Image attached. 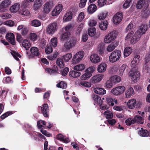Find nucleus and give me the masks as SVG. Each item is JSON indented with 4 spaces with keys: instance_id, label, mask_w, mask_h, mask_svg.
Returning <instances> with one entry per match:
<instances>
[{
    "instance_id": "f257e3e1",
    "label": "nucleus",
    "mask_w": 150,
    "mask_h": 150,
    "mask_svg": "<svg viewBox=\"0 0 150 150\" xmlns=\"http://www.w3.org/2000/svg\"><path fill=\"white\" fill-rule=\"evenodd\" d=\"M147 29V27L146 25L142 24L134 35V36L131 40L132 44H134L138 42L141 36L146 31Z\"/></svg>"
},
{
    "instance_id": "f03ea898",
    "label": "nucleus",
    "mask_w": 150,
    "mask_h": 150,
    "mask_svg": "<svg viewBox=\"0 0 150 150\" xmlns=\"http://www.w3.org/2000/svg\"><path fill=\"white\" fill-rule=\"evenodd\" d=\"M24 127V129L30 135L31 137L33 138L35 140H36L37 139V138L36 137V136L38 137L41 139H45L44 136L41 134L34 131L32 126L29 124H25Z\"/></svg>"
},
{
    "instance_id": "7ed1b4c3",
    "label": "nucleus",
    "mask_w": 150,
    "mask_h": 150,
    "mask_svg": "<svg viewBox=\"0 0 150 150\" xmlns=\"http://www.w3.org/2000/svg\"><path fill=\"white\" fill-rule=\"evenodd\" d=\"M121 55V52L120 50H115L112 52L109 56V61L114 63L118 60Z\"/></svg>"
},
{
    "instance_id": "20e7f679",
    "label": "nucleus",
    "mask_w": 150,
    "mask_h": 150,
    "mask_svg": "<svg viewBox=\"0 0 150 150\" xmlns=\"http://www.w3.org/2000/svg\"><path fill=\"white\" fill-rule=\"evenodd\" d=\"M58 26L57 23L53 22L49 24L46 27V30L47 33L50 35H53L57 30Z\"/></svg>"
},
{
    "instance_id": "39448f33",
    "label": "nucleus",
    "mask_w": 150,
    "mask_h": 150,
    "mask_svg": "<svg viewBox=\"0 0 150 150\" xmlns=\"http://www.w3.org/2000/svg\"><path fill=\"white\" fill-rule=\"evenodd\" d=\"M116 31L115 30L112 31L106 35L103 40L104 42L105 43H110L113 41L116 37Z\"/></svg>"
},
{
    "instance_id": "423d86ee",
    "label": "nucleus",
    "mask_w": 150,
    "mask_h": 150,
    "mask_svg": "<svg viewBox=\"0 0 150 150\" xmlns=\"http://www.w3.org/2000/svg\"><path fill=\"white\" fill-rule=\"evenodd\" d=\"M125 89V87L124 86H117L112 88L110 91V93L114 96H120L124 93Z\"/></svg>"
},
{
    "instance_id": "0eeeda50",
    "label": "nucleus",
    "mask_w": 150,
    "mask_h": 150,
    "mask_svg": "<svg viewBox=\"0 0 150 150\" xmlns=\"http://www.w3.org/2000/svg\"><path fill=\"white\" fill-rule=\"evenodd\" d=\"M84 52L82 51L77 52L73 56L72 59V63L76 64L80 62L83 59L84 56Z\"/></svg>"
},
{
    "instance_id": "6e6552de",
    "label": "nucleus",
    "mask_w": 150,
    "mask_h": 150,
    "mask_svg": "<svg viewBox=\"0 0 150 150\" xmlns=\"http://www.w3.org/2000/svg\"><path fill=\"white\" fill-rule=\"evenodd\" d=\"M11 1L10 0H3L0 3V12H6L11 5Z\"/></svg>"
},
{
    "instance_id": "1a4fd4ad",
    "label": "nucleus",
    "mask_w": 150,
    "mask_h": 150,
    "mask_svg": "<svg viewBox=\"0 0 150 150\" xmlns=\"http://www.w3.org/2000/svg\"><path fill=\"white\" fill-rule=\"evenodd\" d=\"M76 43V41L75 40H70L66 41L64 45V48L63 50L66 51L69 50L75 46Z\"/></svg>"
},
{
    "instance_id": "9d476101",
    "label": "nucleus",
    "mask_w": 150,
    "mask_h": 150,
    "mask_svg": "<svg viewBox=\"0 0 150 150\" xmlns=\"http://www.w3.org/2000/svg\"><path fill=\"white\" fill-rule=\"evenodd\" d=\"M63 6L61 4L56 5L52 10L51 14L53 16H58L62 11Z\"/></svg>"
},
{
    "instance_id": "9b49d317",
    "label": "nucleus",
    "mask_w": 150,
    "mask_h": 150,
    "mask_svg": "<svg viewBox=\"0 0 150 150\" xmlns=\"http://www.w3.org/2000/svg\"><path fill=\"white\" fill-rule=\"evenodd\" d=\"M129 76L134 82L137 81L140 77L139 72L138 71H131L129 73Z\"/></svg>"
},
{
    "instance_id": "f8f14e48",
    "label": "nucleus",
    "mask_w": 150,
    "mask_h": 150,
    "mask_svg": "<svg viewBox=\"0 0 150 150\" xmlns=\"http://www.w3.org/2000/svg\"><path fill=\"white\" fill-rule=\"evenodd\" d=\"M53 6L52 2L48 1L45 3L43 6L42 11L43 12L49 13Z\"/></svg>"
},
{
    "instance_id": "ddd939ff",
    "label": "nucleus",
    "mask_w": 150,
    "mask_h": 150,
    "mask_svg": "<svg viewBox=\"0 0 150 150\" xmlns=\"http://www.w3.org/2000/svg\"><path fill=\"white\" fill-rule=\"evenodd\" d=\"M122 14L121 13H117L113 17V22L115 24H118L121 21L122 18Z\"/></svg>"
},
{
    "instance_id": "4468645a",
    "label": "nucleus",
    "mask_w": 150,
    "mask_h": 150,
    "mask_svg": "<svg viewBox=\"0 0 150 150\" xmlns=\"http://www.w3.org/2000/svg\"><path fill=\"white\" fill-rule=\"evenodd\" d=\"M39 108L40 109L42 113L45 117H48L49 108L48 105L47 104H43L42 107H39Z\"/></svg>"
},
{
    "instance_id": "2eb2a0df",
    "label": "nucleus",
    "mask_w": 150,
    "mask_h": 150,
    "mask_svg": "<svg viewBox=\"0 0 150 150\" xmlns=\"http://www.w3.org/2000/svg\"><path fill=\"white\" fill-rule=\"evenodd\" d=\"M89 59L91 62L96 64L100 62V57L96 54L93 53L90 56Z\"/></svg>"
},
{
    "instance_id": "dca6fc26",
    "label": "nucleus",
    "mask_w": 150,
    "mask_h": 150,
    "mask_svg": "<svg viewBox=\"0 0 150 150\" xmlns=\"http://www.w3.org/2000/svg\"><path fill=\"white\" fill-rule=\"evenodd\" d=\"M106 102L109 106H112L114 105V103L115 104H117V101L115 98H112L110 96H107L105 97Z\"/></svg>"
},
{
    "instance_id": "f3484780",
    "label": "nucleus",
    "mask_w": 150,
    "mask_h": 150,
    "mask_svg": "<svg viewBox=\"0 0 150 150\" xmlns=\"http://www.w3.org/2000/svg\"><path fill=\"white\" fill-rule=\"evenodd\" d=\"M42 0H35L33 5V9L37 11L40 9L42 4Z\"/></svg>"
},
{
    "instance_id": "a211bd4d",
    "label": "nucleus",
    "mask_w": 150,
    "mask_h": 150,
    "mask_svg": "<svg viewBox=\"0 0 150 150\" xmlns=\"http://www.w3.org/2000/svg\"><path fill=\"white\" fill-rule=\"evenodd\" d=\"M20 7V4L15 3L10 7L9 10L11 13H15L19 12Z\"/></svg>"
},
{
    "instance_id": "6ab92c4d",
    "label": "nucleus",
    "mask_w": 150,
    "mask_h": 150,
    "mask_svg": "<svg viewBox=\"0 0 150 150\" xmlns=\"http://www.w3.org/2000/svg\"><path fill=\"white\" fill-rule=\"evenodd\" d=\"M104 75L98 74L93 76L92 78V81L94 83L100 82L104 77Z\"/></svg>"
},
{
    "instance_id": "aec40b11",
    "label": "nucleus",
    "mask_w": 150,
    "mask_h": 150,
    "mask_svg": "<svg viewBox=\"0 0 150 150\" xmlns=\"http://www.w3.org/2000/svg\"><path fill=\"white\" fill-rule=\"evenodd\" d=\"M6 38L12 45L15 44V36L13 33H7L6 35Z\"/></svg>"
},
{
    "instance_id": "412c9836",
    "label": "nucleus",
    "mask_w": 150,
    "mask_h": 150,
    "mask_svg": "<svg viewBox=\"0 0 150 150\" xmlns=\"http://www.w3.org/2000/svg\"><path fill=\"white\" fill-rule=\"evenodd\" d=\"M125 95L127 98H129L134 94V91L131 87H129L125 91Z\"/></svg>"
},
{
    "instance_id": "4be33fe9",
    "label": "nucleus",
    "mask_w": 150,
    "mask_h": 150,
    "mask_svg": "<svg viewBox=\"0 0 150 150\" xmlns=\"http://www.w3.org/2000/svg\"><path fill=\"white\" fill-rule=\"evenodd\" d=\"M72 13L71 11L67 12L63 18V21L64 22H66L70 21L72 18Z\"/></svg>"
},
{
    "instance_id": "5701e85b",
    "label": "nucleus",
    "mask_w": 150,
    "mask_h": 150,
    "mask_svg": "<svg viewBox=\"0 0 150 150\" xmlns=\"http://www.w3.org/2000/svg\"><path fill=\"white\" fill-rule=\"evenodd\" d=\"M95 105H98L99 104L103 103V101L102 100L99 96L96 95H93L92 96Z\"/></svg>"
},
{
    "instance_id": "b1692460",
    "label": "nucleus",
    "mask_w": 150,
    "mask_h": 150,
    "mask_svg": "<svg viewBox=\"0 0 150 150\" xmlns=\"http://www.w3.org/2000/svg\"><path fill=\"white\" fill-rule=\"evenodd\" d=\"M107 67V65L106 63H102L98 65L97 71L99 73L104 72L106 71Z\"/></svg>"
},
{
    "instance_id": "393cba45",
    "label": "nucleus",
    "mask_w": 150,
    "mask_h": 150,
    "mask_svg": "<svg viewBox=\"0 0 150 150\" xmlns=\"http://www.w3.org/2000/svg\"><path fill=\"white\" fill-rule=\"evenodd\" d=\"M97 10L96 6L93 4L89 5L87 8V12L88 14H92Z\"/></svg>"
},
{
    "instance_id": "a878e982",
    "label": "nucleus",
    "mask_w": 150,
    "mask_h": 150,
    "mask_svg": "<svg viewBox=\"0 0 150 150\" xmlns=\"http://www.w3.org/2000/svg\"><path fill=\"white\" fill-rule=\"evenodd\" d=\"M70 35V33L69 32L66 31L64 33H62L59 37L60 40L62 41L66 40L68 39Z\"/></svg>"
},
{
    "instance_id": "bb28decb",
    "label": "nucleus",
    "mask_w": 150,
    "mask_h": 150,
    "mask_svg": "<svg viewBox=\"0 0 150 150\" xmlns=\"http://www.w3.org/2000/svg\"><path fill=\"white\" fill-rule=\"evenodd\" d=\"M136 102V101L135 99H132L129 100L127 103V106L129 109H133L135 107Z\"/></svg>"
},
{
    "instance_id": "cd10ccee",
    "label": "nucleus",
    "mask_w": 150,
    "mask_h": 150,
    "mask_svg": "<svg viewBox=\"0 0 150 150\" xmlns=\"http://www.w3.org/2000/svg\"><path fill=\"white\" fill-rule=\"evenodd\" d=\"M114 84L120 83L121 81V78L117 75L113 76L110 77Z\"/></svg>"
},
{
    "instance_id": "c85d7f7f",
    "label": "nucleus",
    "mask_w": 150,
    "mask_h": 150,
    "mask_svg": "<svg viewBox=\"0 0 150 150\" xmlns=\"http://www.w3.org/2000/svg\"><path fill=\"white\" fill-rule=\"evenodd\" d=\"M135 123L143 124L144 123V118L139 115H136L133 118Z\"/></svg>"
},
{
    "instance_id": "c756f323",
    "label": "nucleus",
    "mask_w": 150,
    "mask_h": 150,
    "mask_svg": "<svg viewBox=\"0 0 150 150\" xmlns=\"http://www.w3.org/2000/svg\"><path fill=\"white\" fill-rule=\"evenodd\" d=\"M93 91L95 93L99 95H104L106 93V91L104 88L99 87L94 88Z\"/></svg>"
},
{
    "instance_id": "7c9ffc66",
    "label": "nucleus",
    "mask_w": 150,
    "mask_h": 150,
    "mask_svg": "<svg viewBox=\"0 0 150 150\" xmlns=\"http://www.w3.org/2000/svg\"><path fill=\"white\" fill-rule=\"evenodd\" d=\"M138 133L140 136L143 137H147L149 134L148 131L146 129H144L143 128L138 131Z\"/></svg>"
},
{
    "instance_id": "2f4dec72",
    "label": "nucleus",
    "mask_w": 150,
    "mask_h": 150,
    "mask_svg": "<svg viewBox=\"0 0 150 150\" xmlns=\"http://www.w3.org/2000/svg\"><path fill=\"white\" fill-rule=\"evenodd\" d=\"M57 138L58 139L65 143H67L69 142L68 138L65 137L61 134L57 135Z\"/></svg>"
},
{
    "instance_id": "473e14b6",
    "label": "nucleus",
    "mask_w": 150,
    "mask_h": 150,
    "mask_svg": "<svg viewBox=\"0 0 150 150\" xmlns=\"http://www.w3.org/2000/svg\"><path fill=\"white\" fill-rule=\"evenodd\" d=\"M31 54L34 56H38L40 54V52L38 48L35 47H32L30 49Z\"/></svg>"
},
{
    "instance_id": "72a5a7b5",
    "label": "nucleus",
    "mask_w": 150,
    "mask_h": 150,
    "mask_svg": "<svg viewBox=\"0 0 150 150\" xmlns=\"http://www.w3.org/2000/svg\"><path fill=\"white\" fill-rule=\"evenodd\" d=\"M108 22L106 21H104L99 23V27L100 29L103 30H105L107 28Z\"/></svg>"
},
{
    "instance_id": "f704fd0d",
    "label": "nucleus",
    "mask_w": 150,
    "mask_h": 150,
    "mask_svg": "<svg viewBox=\"0 0 150 150\" xmlns=\"http://www.w3.org/2000/svg\"><path fill=\"white\" fill-rule=\"evenodd\" d=\"M41 24L40 21L37 19L33 20L30 22V24L31 26L36 27L40 26Z\"/></svg>"
},
{
    "instance_id": "c9c22d12",
    "label": "nucleus",
    "mask_w": 150,
    "mask_h": 150,
    "mask_svg": "<svg viewBox=\"0 0 150 150\" xmlns=\"http://www.w3.org/2000/svg\"><path fill=\"white\" fill-rule=\"evenodd\" d=\"M23 46L26 50H28L30 47L31 44L30 42L26 39L24 40L22 42Z\"/></svg>"
},
{
    "instance_id": "e433bc0d",
    "label": "nucleus",
    "mask_w": 150,
    "mask_h": 150,
    "mask_svg": "<svg viewBox=\"0 0 150 150\" xmlns=\"http://www.w3.org/2000/svg\"><path fill=\"white\" fill-rule=\"evenodd\" d=\"M132 48L127 47L124 50V57H127L132 53Z\"/></svg>"
},
{
    "instance_id": "4c0bfd02",
    "label": "nucleus",
    "mask_w": 150,
    "mask_h": 150,
    "mask_svg": "<svg viewBox=\"0 0 150 150\" xmlns=\"http://www.w3.org/2000/svg\"><path fill=\"white\" fill-rule=\"evenodd\" d=\"M103 115L104 117L109 120L112 119L113 117V114L112 112L108 110H106L104 112Z\"/></svg>"
},
{
    "instance_id": "58836bf2",
    "label": "nucleus",
    "mask_w": 150,
    "mask_h": 150,
    "mask_svg": "<svg viewBox=\"0 0 150 150\" xmlns=\"http://www.w3.org/2000/svg\"><path fill=\"white\" fill-rule=\"evenodd\" d=\"M85 68V65L83 64H80L74 66V69L78 71H81L83 70Z\"/></svg>"
},
{
    "instance_id": "ea45409f",
    "label": "nucleus",
    "mask_w": 150,
    "mask_h": 150,
    "mask_svg": "<svg viewBox=\"0 0 150 150\" xmlns=\"http://www.w3.org/2000/svg\"><path fill=\"white\" fill-rule=\"evenodd\" d=\"M113 83L110 78L109 79L107 80L105 83V87L106 88H111L113 86Z\"/></svg>"
},
{
    "instance_id": "a19ab883",
    "label": "nucleus",
    "mask_w": 150,
    "mask_h": 150,
    "mask_svg": "<svg viewBox=\"0 0 150 150\" xmlns=\"http://www.w3.org/2000/svg\"><path fill=\"white\" fill-rule=\"evenodd\" d=\"M69 73L70 76L73 78H77L81 75L80 72L75 71H70Z\"/></svg>"
},
{
    "instance_id": "79ce46f5",
    "label": "nucleus",
    "mask_w": 150,
    "mask_h": 150,
    "mask_svg": "<svg viewBox=\"0 0 150 150\" xmlns=\"http://www.w3.org/2000/svg\"><path fill=\"white\" fill-rule=\"evenodd\" d=\"M96 33V29L95 28H91L88 30V33L89 36L93 37L94 36Z\"/></svg>"
},
{
    "instance_id": "37998d69",
    "label": "nucleus",
    "mask_w": 150,
    "mask_h": 150,
    "mask_svg": "<svg viewBox=\"0 0 150 150\" xmlns=\"http://www.w3.org/2000/svg\"><path fill=\"white\" fill-rule=\"evenodd\" d=\"M8 90L7 89H3L0 93V99L1 100L5 99Z\"/></svg>"
},
{
    "instance_id": "c03bdc74",
    "label": "nucleus",
    "mask_w": 150,
    "mask_h": 150,
    "mask_svg": "<svg viewBox=\"0 0 150 150\" xmlns=\"http://www.w3.org/2000/svg\"><path fill=\"white\" fill-rule=\"evenodd\" d=\"M105 50L104 46L103 43H100L98 45V50L99 52V53L100 55L103 54Z\"/></svg>"
},
{
    "instance_id": "a18cd8bd",
    "label": "nucleus",
    "mask_w": 150,
    "mask_h": 150,
    "mask_svg": "<svg viewBox=\"0 0 150 150\" xmlns=\"http://www.w3.org/2000/svg\"><path fill=\"white\" fill-rule=\"evenodd\" d=\"M85 17V14L83 12H80L77 18V21L78 22H81L84 19Z\"/></svg>"
},
{
    "instance_id": "49530a36",
    "label": "nucleus",
    "mask_w": 150,
    "mask_h": 150,
    "mask_svg": "<svg viewBox=\"0 0 150 150\" xmlns=\"http://www.w3.org/2000/svg\"><path fill=\"white\" fill-rule=\"evenodd\" d=\"M145 0H139L136 5L137 8L138 9L142 8L145 5Z\"/></svg>"
},
{
    "instance_id": "de8ad7c7",
    "label": "nucleus",
    "mask_w": 150,
    "mask_h": 150,
    "mask_svg": "<svg viewBox=\"0 0 150 150\" xmlns=\"http://www.w3.org/2000/svg\"><path fill=\"white\" fill-rule=\"evenodd\" d=\"M50 44L51 46L55 47L57 44V38L54 37L51 39Z\"/></svg>"
},
{
    "instance_id": "09e8293b",
    "label": "nucleus",
    "mask_w": 150,
    "mask_h": 150,
    "mask_svg": "<svg viewBox=\"0 0 150 150\" xmlns=\"http://www.w3.org/2000/svg\"><path fill=\"white\" fill-rule=\"evenodd\" d=\"M107 16V13L105 12H101L97 16L98 19L100 20L104 19Z\"/></svg>"
},
{
    "instance_id": "8fccbe9b",
    "label": "nucleus",
    "mask_w": 150,
    "mask_h": 150,
    "mask_svg": "<svg viewBox=\"0 0 150 150\" xmlns=\"http://www.w3.org/2000/svg\"><path fill=\"white\" fill-rule=\"evenodd\" d=\"M72 57V55L71 54L68 53L64 55L61 58L63 60L64 59L65 62H67Z\"/></svg>"
},
{
    "instance_id": "3c124183",
    "label": "nucleus",
    "mask_w": 150,
    "mask_h": 150,
    "mask_svg": "<svg viewBox=\"0 0 150 150\" xmlns=\"http://www.w3.org/2000/svg\"><path fill=\"white\" fill-rule=\"evenodd\" d=\"M19 14L23 16H28L30 15V12L27 9H23L19 12Z\"/></svg>"
},
{
    "instance_id": "603ef678",
    "label": "nucleus",
    "mask_w": 150,
    "mask_h": 150,
    "mask_svg": "<svg viewBox=\"0 0 150 150\" xmlns=\"http://www.w3.org/2000/svg\"><path fill=\"white\" fill-rule=\"evenodd\" d=\"M57 64L60 68H62L64 66V62L62 58H58L57 59Z\"/></svg>"
},
{
    "instance_id": "864d4df0",
    "label": "nucleus",
    "mask_w": 150,
    "mask_h": 150,
    "mask_svg": "<svg viewBox=\"0 0 150 150\" xmlns=\"http://www.w3.org/2000/svg\"><path fill=\"white\" fill-rule=\"evenodd\" d=\"M125 123L126 125L127 126H130V125L135 124V122L133 118H129L127 119Z\"/></svg>"
},
{
    "instance_id": "5fc2aeb1",
    "label": "nucleus",
    "mask_w": 150,
    "mask_h": 150,
    "mask_svg": "<svg viewBox=\"0 0 150 150\" xmlns=\"http://www.w3.org/2000/svg\"><path fill=\"white\" fill-rule=\"evenodd\" d=\"M84 26V24L83 23H80L77 28L76 30V33L77 35H79L81 33Z\"/></svg>"
},
{
    "instance_id": "6e6d98bb",
    "label": "nucleus",
    "mask_w": 150,
    "mask_h": 150,
    "mask_svg": "<svg viewBox=\"0 0 150 150\" xmlns=\"http://www.w3.org/2000/svg\"><path fill=\"white\" fill-rule=\"evenodd\" d=\"M106 0H98L97 5L99 7H102L106 4Z\"/></svg>"
},
{
    "instance_id": "4d7b16f0",
    "label": "nucleus",
    "mask_w": 150,
    "mask_h": 150,
    "mask_svg": "<svg viewBox=\"0 0 150 150\" xmlns=\"http://www.w3.org/2000/svg\"><path fill=\"white\" fill-rule=\"evenodd\" d=\"M57 87L60 88L62 89H64L66 88L67 84L64 81H61L59 82L57 85Z\"/></svg>"
},
{
    "instance_id": "13d9d810",
    "label": "nucleus",
    "mask_w": 150,
    "mask_h": 150,
    "mask_svg": "<svg viewBox=\"0 0 150 150\" xmlns=\"http://www.w3.org/2000/svg\"><path fill=\"white\" fill-rule=\"evenodd\" d=\"M0 17L3 19H7L11 18V15L8 13H3L0 15Z\"/></svg>"
},
{
    "instance_id": "bf43d9fd",
    "label": "nucleus",
    "mask_w": 150,
    "mask_h": 150,
    "mask_svg": "<svg viewBox=\"0 0 150 150\" xmlns=\"http://www.w3.org/2000/svg\"><path fill=\"white\" fill-rule=\"evenodd\" d=\"M29 39L33 42L35 41L37 38V35L35 33H31L29 35Z\"/></svg>"
},
{
    "instance_id": "052dcab7",
    "label": "nucleus",
    "mask_w": 150,
    "mask_h": 150,
    "mask_svg": "<svg viewBox=\"0 0 150 150\" xmlns=\"http://www.w3.org/2000/svg\"><path fill=\"white\" fill-rule=\"evenodd\" d=\"M37 125L39 128H44L46 127V124L45 121L41 120L38 122Z\"/></svg>"
},
{
    "instance_id": "680f3d73",
    "label": "nucleus",
    "mask_w": 150,
    "mask_h": 150,
    "mask_svg": "<svg viewBox=\"0 0 150 150\" xmlns=\"http://www.w3.org/2000/svg\"><path fill=\"white\" fill-rule=\"evenodd\" d=\"M92 76V74H88L87 72L85 73L81 77V79L83 80H86L89 79Z\"/></svg>"
},
{
    "instance_id": "e2e57ef3",
    "label": "nucleus",
    "mask_w": 150,
    "mask_h": 150,
    "mask_svg": "<svg viewBox=\"0 0 150 150\" xmlns=\"http://www.w3.org/2000/svg\"><path fill=\"white\" fill-rule=\"evenodd\" d=\"M116 46L113 43H111L107 47L106 49L107 51L110 52L112 51L115 48Z\"/></svg>"
},
{
    "instance_id": "0e129e2a",
    "label": "nucleus",
    "mask_w": 150,
    "mask_h": 150,
    "mask_svg": "<svg viewBox=\"0 0 150 150\" xmlns=\"http://www.w3.org/2000/svg\"><path fill=\"white\" fill-rule=\"evenodd\" d=\"M127 65L125 64H123L121 66L119 69V74L121 76H122L123 75L124 71Z\"/></svg>"
},
{
    "instance_id": "69168bd1",
    "label": "nucleus",
    "mask_w": 150,
    "mask_h": 150,
    "mask_svg": "<svg viewBox=\"0 0 150 150\" xmlns=\"http://www.w3.org/2000/svg\"><path fill=\"white\" fill-rule=\"evenodd\" d=\"M11 54L16 60L17 61L19 60V59L18 57H21V56L20 54L15 51L12 52H11Z\"/></svg>"
},
{
    "instance_id": "338daca9",
    "label": "nucleus",
    "mask_w": 150,
    "mask_h": 150,
    "mask_svg": "<svg viewBox=\"0 0 150 150\" xmlns=\"http://www.w3.org/2000/svg\"><path fill=\"white\" fill-rule=\"evenodd\" d=\"M4 24L10 27L13 26L15 24V22L12 20H8L4 22Z\"/></svg>"
},
{
    "instance_id": "774afa93",
    "label": "nucleus",
    "mask_w": 150,
    "mask_h": 150,
    "mask_svg": "<svg viewBox=\"0 0 150 150\" xmlns=\"http://www.w3.org/2000/svg\"><path fill=\"white\" fill-rule=\"evenodd\" d=\"M13 114V112L11 111H9L6 112L5 113L3 114L1 116V119H4L6 117H7L9 115H12Z\"/></svg>"
}]
</instances>
